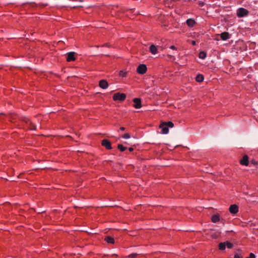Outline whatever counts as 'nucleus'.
I'll use <instances>...</instances> for the list:
<instances>
[{
	"mask_svg": "<svg viewBox=\"0 0 258 258\" xmlns=\"http://www.w3.org/2000/svg\"><path fill=\"white\" fill-rule=\"evenodd\" d=\"M134 107L136 109H139L142 107L141 100L140 98H135L133 99Z\"/></svg>",
	"mask_w": 258,
	"mask_h": 258,
	"instance_id": "obj_5",
	"label": "nucleus"
},
{
	"mask_svg": "<svg viewBox=\"0 0 258 258\" xmlns=\"http://www.w3.org/2000/svg\"><path fill=\"white\" fill-rule=\"evenodd\" d=\"M147 66L145 64H140L137 69V72L139 74H141V75L145 74L147 72Z\"/></svg>",
	"mask_w": 258,
	"mask_h": 258,
	"instance_id": "obj_4",
	"label": "nucleus"
},
{
	"mask_svg": "<svg viewBox=\"0 0 258 258\" xmlns=\"http://www.w3.org/2000/svg\"><path fill=\"white\" fill-rule=\"evenodd\" d=\"M246 258H255V256L253 253H250L249 256Z\"/></svg>",
	"mask_w": 258,
	"mask_h": 258,
	"instance_id": "obj_25",
	"label": "nucleus"
},
{
	"mask_svg": "<svg viewBox=\"0 0 258 258\" xmlns=\"http://www.w3.org/2000/svg\"><path fill=\"white\" fill-rule=\"evenodd\" d=\"M226 248V245L225 242H220L219 244V249L221 250H224Z\"/></svg>",
	"mask_w": 258,
	"mask_h": 258,
	"instance_id": "obj_18",
	"label": "nucleus"
},
{
	"mask_svg": "<svg viewBox=\"0 0 258 258\" xmlns=\"http://www.w3.org/2000/svg\"><path fill=\"white\" fill-rule=\"evenodd\" d=\"M127 75V72L124 71H120L119 73V75L121 77H125Z\"/></svg>",
	"mask_w": 258,
	"mask_h": 258,
	"instance_id": "obj_21",
	"label": "nucleus"
},
{
	"mask_svg": "<svg viewBox=\"0 0 258 258\" xmlns=\"http://www.w3.org/2000/svg\"><path fill=\"white\" fill-rule=\"evenodd\" d=\"M204 77L202 74H198L196 77V81L198 82H202L204 81Z\"/></svg>",
	"mask_w": 258,
	"mask_h": 258,
	"instance_id": "obj_15",
	"label": "nucleus"
},
{
	"mask_svg": "<svg viewBox=\"0 0 258 258\" xmlns=\"http://www.w3.org/2000/svg\"><path fill=\"white\" fill-rule=\"evenodd\" d=\"M211 220L213 223H217L220 221V216L219 214H215L212 216Z\"/></svg>",
	"mask_w": 258,
	"mask_h": 258,
	"instance_id": "obj_14",
	"label": "nucleus"
},
{
	"mask_svg": "<svg viewBox=\"0 0 258 258\" xmlns=\"http://www.w3.org/2000/svg\"><path fill=\"white\" fill-rule=\"evenodd\" d=\"M206 55V53L204 51L200 52L199 53V57L202 59H204Z\"/></svg>",
	"mask_w": 258,
	"mask_h": 258,
	"instance_id": "obj_22",
	"label": "nucleus"
},
{
	"mask_svg": "<svg viewBox=\"0 0 258 258\" xmlns=\"http://www.w3.org/2000/svg\"><path fill=\"white\" fill-rule=\"evenodd\" d=\"M126 97V95L124 93H116L113 95L112 98L114 101H123L125 99Z\"/></svg>",
	"mask_w": 258,
	"mask_h": 258,
	"instance_id": "obj_3",
	"label": "nucleus"
},
{
	"mask_svg": "<svg viewBox=\"0 0 258 258\" xmlns=\"http://www.w3.org/2000/svg\"><path fill=\"white\" fill-rule=\"evenodd\" d=\"M99 86L100 88L105 89L108 88V82L105 80H102L100 81L99 83Z\"/></svg>",
	"mask_w": 258,
	"mask_h": 258,
	"instance_id": "obj_10",
	"label": "nucleus"
},
{
	"mask_svg": "<svg viewBox=\"0 0 258 258\" xmlns=\"http://www.w3.org/2000/svg\"><path fill=\"white\" fill-rule=\"evenodd\" d=\"M150 51L153 54H156L158 53V47L154 45H151L150 47Z\"/></svg>",
	"mask_w": 258,
	"mask_h": 258,
	"instance_id": "obj_11",
	"label": "nucleus"
},
{
	"mask_svg": "<svg viewBox=\"0 0 258 258\" xmlns=\"http://www.w3.org/2000/svg\"><path fill=\"white\" fill-rule=\"evenodd\" d=\"M229 212L232 214H236L238 212L239 208L236 205H232L229 208Z\"/></svg>",
	"mask_w": 258,
	"mask_h": 258,
	"instance_id": "obj_7",
	"label": "nucleus"
},
{
	"mask_svg": "<svg viewBox=\"0 0 258 258\" xmlns=\"http://www.w3.org/2000/svg\"><path fill=\"white\" fill-rule=\"evenodd\" d=\"M248 11L243 8L238 9L236 12V15L238 18L247 16L248 15Z\"/></svg>",
	"mask_w": 258,
	"mask_h": 258,
	"instance_id": "obj_2",
	"label": "nucleus"
},
{
	"mask_svg": "<svg viewBox=\"0 0 258 258\" xmlns=\"http://www.w3.org/2000/svg\"><path fill=\"white\" fill-rule=\"evenodd\" d=\"M225 243L226 247H227L228 248H232L233 246V244L228 241H225Z\"/></svg>",
	"mask_w": 258,
	"mask_h": 258,
	"instance_id": "obj_19",
	"label": "nucleus"
},
{
	"mask_svg": "<svg viewBox=\"0 0 258 258\" xmlns=\"http://www.w3.org/2000/svg\"><path fill=\"white\" fill-rule=\"evenodd\" d=\"M170 48L171 49H173V50H176V48L175 46L174 45H171L170 46Z\"/></svg>",
	"mask_w": 258,
	"mask_h": 258,
	"instance_id": "obj_28",
	"label": "nucleus"
},
{
	"mask_svg": "<svg viewBox=\"0 0 258 258\" xmlns=\"http://www.w3.org/2000/svg\"><path fill=\"white\" fill-rule=\"evenodd\" d=\"M105 241H106L108 243H111L113 244L114 242V239L110 237V236H107L105 238Z\"/></svg>",
	"mask_w": 258,
	"mask_h": 258,
	"instance_id": "obj_17",
	"label": "nucleus"
},
{
	"mask_svg": "<svg viewBox=\"0 0 258 258\" xmlns=\"http://www.w3.org/2000/svg\"><path fill=\"white\" fill-rule=\"evenodd\" d=\"M234 258H242L241 256H240V255L238 254H235L234 255Z\"/></svg>",
	"mask_w": 258,
	"mask_h": 258,
	"instance_id": "obj_27",
	"label": "nucleus"
},
{
	"mask_svg": "<svg viewBox=\"0 0 258 258\" xmlns=\"http://www.w3.org/2000/svg\"><path fill=\"white\" fill-rule=\"evenodd\" d=\"M75 53L74 52H70L67 53V61L68 62H70L72 61H74L76 60V57H75Z\"/></svg>",
	"mask_w": 258,
	"mask_h": 258,
	"instance_id": "obj_9",
	"label": "nucleus"
},
{
	"mask_svg": "<svg viewBox=\"0 0 258 258\" xmlns=\"http://www.w3.org/2000/svg\"><path fill=\"white\" fill-rule=\"evenodd\" d=\"M249 158L247 155H245L240 161V164L242 165L248 166L249 164Z\"/></svg>",
	"mask_w": 258,
	"mask_h": 258,
	"instance_id": "obj_8",
	"label": "nucleus"
},
{
	"mask_svg": "<svg viewBox=\"0 0 258 258\" xmlns=\"http://www.w3.org/2000/svg\"><path fill=\"white\" fill-rule=\"evenodd\" d=\"M220 37L223 40H226L229 38V35L228 32H223L220 35Z\"/></svg>",
	"mask_w": 258,
	"mask_h": 258,
	"instance_id": "obj_13",
	"label": "nucleus"
},
{
	"mask_svg": "<svg viewBox=\"0 0 258 258\" xmlns=\"http://www.w3.org/2000/svg\"><path fill=\"white\" fill-rule=\"evenodd\" d=\"M117 148L121 151L123 152L124 151L126 148L124 147L122 144H118L117 146Z\"/></svg>",
	"mask_w": 258,
	"mask_h": 258,
	"instance_id": "obj_20",
	"label": "nucleus"
},
{
	"mask_svg": "<svg viewBox=\"0 0 258 258\" xmlns=\"http://www.w3.org/2000/svg\"><path fill=\"white\" fill-rule=\"evenodd\" d=\"M174 126V124L171 121L162 122L159 125V128L161 129V133L163 134H167L169 130L168 128H172Z\"/></svg>",
	"mask_w": 258,
	"mask_h": 258,
	"instance_id": "obj_1",
	"label": "nucleus"
},
{
	"mask_svg": "<svg viewBox=\"0 0 258 258\" xmlns=\"http://www.w3.org/2000/svg\"><path fill=\"white\" fill-rule=\"evenodd\" d=\"M119 130L121 131H124L125 130V127H120Z\"/></svg>",
	"mask_w": 258,
	"mask_h": 258,
	"instance_id": "obj_29",
	"label": "nucleus"
},
{
	"mask_svg": "<svg viewBox=\"0 0 258 258\" xmlns=\"http://www.w3.org/2000/svg\"><path fill=\"white\" fill-rule=\"evenodd\" d=\"M191 43H192V44L193 45H196V42H195V41H192V42H191Z\"/></svg>",
	"mask_w": 258,
	"mask_h": 258,
	"instance_id": "obj_31",
	"label": "nucleus"
},
{
	"mask_svg": "<svg viewBox=\"0 0 258 258\" xmlns=\"http://www.w3.org/2000/svg\"><path fill=\"white\" fill-rule=\"evenodd\" d=\"M250 162H251L252 164H253V165H257V162L256 161H255L254 160H252L250 161Z\"/></svg>",
	"mask_w": 258,
	"mask_h": 258,
	"instance_id": "obj_26",
	"label": "nucleus"
},
{
	"mask_svg": "<svg viewBox=\"0 0 258 258\" xmlns=\"http://www.w3.org/2000/svg\"><path fill=\"white\" fill-rule=\"evenodd\" d=\"M102 146L105 147L107 149L110 150L112 149L111 144L110 142L107 140V139H104L102 140L101 142Z\"/></svg>",
	"mask_w": 258,
	"mask_h": 258,
	"instance_id": "obj_6",
	"label": "nucleus"
},
{
	"mask_svg": "<svg viewBox=\"0 0 258 258\" xmlns=\"http://www.w3.org/2000/svg\"><path fill=\"white\" fill-rule=\"evenodd\" d=\"M130 137H131V136L128 133H126L122 136V138L123 139H129V138H130Z\"/></svg>",
	"mask_w": 258,
	"mask_h": 258,
	"instance_id": "obj_23",
	"label": "nucleus"
},
{
	"mask_svg": "<svg viewBox=\"0 0 258 258\" xmlns=\"http://www.w3.org/2000/svg\"><path fill=\"white\" fill-rule=\"evenodd\" d=\"M186 23L189 27H193L196 24V22L194 19H188L186 20Z\"/></svg>",
	"mask_w": 258,
	"mask_h": 258,
	"instance_id": "obj_12",
	"label": "nucleus"
},
{
	"mask_svg": "<svg viewBox=\"0 0 258 258\" xmlns=\"http://www.w3.org/2000/svg\"><path fill=\"white\" fill-rule=\"evenodd\" d=\"M128 150L130 152H132L134 150V148H133L132 147L129 148Z\"/></svg>",
	"mask_w": 258,
	"mask_h": 258,
	"instance_id": "obj_30",
	"label": "nucleus"
},
{
	"mask_svg": "<svg viewBox=\"0 0 258 258\" xmlns=\"http://www.w3.org/2000/svg\"><path fill=\"white\" fill-rule=\"evenodd\" d=\"M138 254L137 253H132L130 254L128 257L131 258H135L137 256Z\"/></svg>",
	"mask_w": 258,
	"mask_h": 258,
	"instance_id": "obj_24",
	"label": "nucleus"
},
{
	"mask_svg": "<svg viewBox=\"0 0 258 258\" xmlns=\"http://www.w3.org/2000/svg\"><path fill=\"white\" fill-rule=\"evenodd\" d=\"M28 124V127L30 130H35L36 128V127L35 124H34L33 123H32L31 121H28L27 122Z\"/></svg>",
	"mask_w": 258,
	"mask_h": 258,
	"instance_id": "obj_16",
	"label": "nucleus"
}]
</instances>
